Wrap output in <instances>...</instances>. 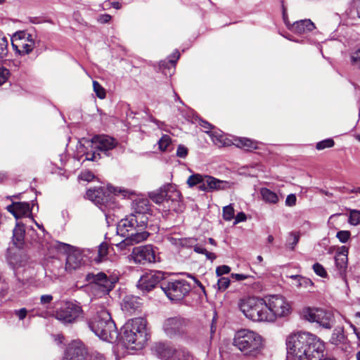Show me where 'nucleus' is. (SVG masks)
Here are the masks:
<instances>
[{
	"instance_id": "obj_35",
	"label": "nucleus",
	"mask_w": 360,
	"mask_h": 360,
	"mask_svg": "<svg viewBox=\"0 0 360 360\" xmlns=\"http://www.w3.org/2000/svg\"><path fill=\"white\" fill-rule=\"evenodd\" d=\"M300 240V233L296 232H290L288 234L287 241H286V247L291 250H293L298 243Z\"/></svg>"
},
{
	"instance_id": "obj_24",
	"label": "nucleus",
	"mask_w": 360,
	"mask_h": 360,
	"mask_svg": "<svg viewBox=\"0 0 360 360\" xmlns=\"http://www.w3.org/2000/svg\"><path fill=\"white\" fill-rule=\"evenodd\" d=\"M348 248L346 246H342L335 257V266L340 276L344 278L345 276L346 269L347 268Z\"/></svg>"
},
{
	"instance_id": "obj_18",
	"label": "nucleus",
	"mask_w": 360,
	"mask_h": 360,
	"mask_svg": "<svg viewBox=\"0 0 360 360\" xmlns=\"http://www.w3.org/2000/svg\"><path fill=\"white\" fill-rule=\"evenodd\" d=\"M53 245L59 251H63L67 253L68 255L65 264L66 270L71 271L76 269L80 266L82 262L81 254L78 251H72V246L58 241H56Z\"/></svg>"
},
{
	"instance_id": "obj_2",
	"label": "nucleus",
	"mask_w": 360,
	"mask_h": 360,
	"mask_svg": "<svg viewBox=\"0 0 360 360\" xmlns=\"http://www.w3.org/2000/svg\"><path fill=\"white\" fill-rule=\"evenodd\" d=\"M121 340L127 348L141 349L148 340L146 320L139 317L128 321L122 328Z\"/></svg>"
},
{
	"instance_id": "obj_11",
	"label": "nucleus",
	"mask_w": 360,
	"mask_h": 360,
	"mask_svg": "<svg viewBox=\"0 0 360 360\" xmlns=\"http://www.w3.org/2000/svg\"><path fill=\"white\" fill-rule=\"evenodd\" d=\"M86 279L93 288L99 290L103 295H106L114 288L119 276L117 274L108 275L104 272L89 273L86 275Z\"/></svg>"
},
{
	"instance_id": "obj_46",
	"label": "nucleus",
	"mask_w": 360,
	"mask_h": 360,
	"mask_svg": "<svg viewBox=\"0 0 360 360\" xmlns=\"http://www.w3.org/2000/svg\"><path fill=\"white\" fill-rule=\"evenodd\" d=\"M312 269L317 276L321 278L327 277L328 274L322 264L316 262L312 266Z\"/></svg>"
},
{
	"instance_id": "obj_23",
	"label": "nucleus",
	"mask_w": 360,
	"mask_h": 360,
	"mask_svg": "<svg viewBox=\"0 0 360 360\" xmlns=\"http://www.w3.org/2000/svg\"><path fill=\"white\" fill-rule=\"evenodd\" d=\"M283 19L285 25L288 27L293 32L296 34H305L309 32H311L315 29L314 24L309 19H304L296 21L292 25H290L289 22L285 19V12L283 11Z\"/></svg>"
},
{
	"instance_id": "obj_16",
	"label": "nucleus",
	"mask_w": 360,
	"mask_h": 360,
	"mask_svg": "<svg viewBox=\"0 0 360 360\" xmlns=\"http://www.w3.org/2000/svg\"><path fill=\"white\" fill-rule=\"evenodd\" d=\"M82 309L78 303L67 301L56 311V318L63 323H72L82 315Z\"/></svg>"
},
{
	"instance_id": "obj_49",
	"label": "nucleus",
	"mask_w": 360,
	"mask_h": 360,
	"mask_svg": "<svg viewBox=\"0 0 360 360\" xmlns=\"http://www.w3.org/2000/svg\"><path fill=\"white\" fill-rule=\"evenodd\" d=\"M229 285H230V279L229 278L221 277L218 279L217 286H218V289L219 290H221V291L225 290L226 288H228Z\"/></svg>"
},
{
	"instance_id": "obj_42",
	"label": "nucleus",
	"mask_w": 360,
	"mask_h": 360,
	"mask_svg": "<svg viewBox=\"0 0 360 360\" xmlns=\"http://www.w3.org/2000/svg\"><path fill=\"white\" fill-rule=\"evenodd\" d=\"M93 88L96 95L99 98L103 99L105 98V90L97 81H93Z\"/></svg>"
},
{
	"instance_id": "obj_50",
	"label": "nucleus",
	"mask_w": 360,
	"mask_h": 360,
	"mask_svg": "<svg viewBox=\"0 0 360 360\" xmlns=\"http://www.w3.org/2000/svg\"><path fill=\"white\" fill-rule=\"evenodd\" d=\"M351 233L349 231H340L337 233L336 237L341 243H346L350 238Z\"/></svg>"
},
{
	"instance_id": "obj_60",
	"label": "nucleus",
	"mask_w": 360,
	"mask_h": 360,
	"mask_svg": "<svg viewBox=\"0 0 360 360\" xmlns=\"http://www.w3.org/2000/svg\"><path fill=\"white\" fill-rule=\"evenodd\" d=\"M246 220V215L243 212H239L235 217L234 224H237L239 222L244 221Z\"/></svg>"
},
{
	"instance_id": "obj_3",
	"label": "nucleus",
	"mask_w": 360,
	"mask_h": 360,
	"mask_svg": "<svg viewBox=\"0 0 360 360\" xmlns=\"http://www.w3.org/2000/svg\"><path fill=\"white\" fill-rule=\"evenodd\" d=\"M91 330L101 340L114 342L118 338L115 323L110 314L105 309H101L88 322Z\"/></svg>"
},
{
	"instance_id": "obj_20",
	"label": "nucleus",
	"mask_w": 360,
	"mask_h": 360,
	"mask_svg": "<svg viewBox=\"0 0 360 360\" xmlns=\"http://www.w3.org/2000/svg\"><path fill=\"white\" fill-rule=\"evenodd\" d=\"M131 257L135 263L144 264L155 262L156 260L155 251L152 245H144L134 248Z\"/></svg>"
},
{
	"instance_id": "obj_41",
	"label": "nucleus",
	"mask_w": 360,
	"mask_h": 360,
	"mask_svg": "<svg viewBox=\"0 0 360 360\" xmlns=\"http://www.w3.org/2000/svg\"><path fill=\"white\" fill-rule=\"evenodd\" d=\"M172 139L169 135L165 134L158 141L159 149L165 151L168 146L171 144Z\"/></svg>"
},
{
	"instance_id": "obj_13",
	"label": "nucleus",
	"mask_w": 360,
	"mask_h": 360,
	"mask_svg": "<svg viewBox=\"0 0 360 360\" xmlns=\"http://www.w3.org/2000/svg\"><path fill=\"white\" fill-rule=\"evenodd\" d=\"M63 360H105V356L98 352L87 356V351L84 344L79 340H73L65 352Z\"/></svg>"
},
{
	"instance_id": "obj_1",
	"label": "nucleus",
	"mask_w": 360,
	"mask_h": 360,
	"mask_svg": "<svg viewBox=\"0 0 360 360\" xmlns=\"http://www.w3.org/2000/svg\"><path fill=\"white\" fill-rule=\"evenodd\" d=\"M288 354L294 360H313L323 355L324 342L308 332L290 334L286 340Z\"/></svg>"
},
{
	"instance_id": "obj_10",
	"label": "nucleus",
	"mask_w": 360,
	"mask_h": 360,
	"mask_svg": "<svg viewBox=\"0 0 360 360\" xmlns=\"http://www.w3.org/2000/svg\"><path fill=\"white\" fill-rule=\"evenodd\" d=\"M8 263L13 269L20 283H23L24 281L32 283V279L36 275L35 264L29 262L26 254L15 253L9 258Z\"/></svg>"
},
{
	"instance_id": "obj_25",
	"label": "nucleus",
	"mask_w": 360,
	"mask_h": 360,
	"mask_svg": "<svg viewBox=\"0 0 360 360\" xmlns=\"http://www.w3.org/2000/svg\"><path fill=\"white\" fill-rule=\"evenodd\" d=\"M7 210L13 214L16 219L30 216L32 212L30 204L25 202H13L7 206Z\"/></svg>"
},
{
	"instance_id": "obj_21",
	"label": "nucleus",
	"mask_w": 360,
	"mask_h": 360,
	"mask_svg": "<svg viewBox=\"0 0 360 360\" xmlns=\"http://www.w3.org/2000/svg\"><path fill=\"white\" fill-rule=\"evenodd\" d=\"M30 234L32 236V240L33 242L37 241L36 233L33 229L27 231V233L25 236V228L23 224L18 221L16 226L13 231V243L18 249L23 248L26 244V241L28 240V235Z\"/></svg>"
},
{
	"instance_id": "obj_45",
	"label": "nucleus",
	"mask_w": 360,
	"mask_h": 360,
	"mask_svg": "<svg viewBox=\"0 0 360 360\" xmlns=\"http://www.w3.org/2000/svg\"><path fill=\"white\" fill-rule=\"evenodd\" d=\"M123 237L124 239L116 245L118 249L123 250L136 243L133 238L127 236Z\"/></svg>"
},
{
	"instance_id": "obj_58",
	"label": "nucleus",
	"mask_w": 360,
	"mask_h": 360,
	"mask_svg": "<svg viewBox=\"0 0 360 360\" xmlns=\"http://www.w3.org/2000/svg\"><path fill=\"white\" fill-rule=\"evenodd\" d=\"M296 196L294 194H290L285 199V205L287 206H294L296 204Z\"/></svg>"
},
{
	"instance_id": "obj_59",
	"label": "nucleus",
	"mask_w": 360,
	"mask_h": 360,
	"mask_svg": "<svg viewBox=\"0 0 360 360\" xmlns=\"http://www.w3.org/2000/svg\"><path fill=\"white\" fill-rule=\"evenodd\" d=\"M53 297L51 295H43L40 297V303L41 304H49L52 302Z\"/></svg>"
},
{
	"instance_id": "obj_4",
	"label": "nucleus",
	"mask_w": 360,
	"mask_h": 360,
	"mask_svg": "<svg viewBox=\"0 0 360 360\" xmlns=\"http://www.w3.org/2000/svg\"><path fill=\"white\" fill-rule=\"evenodd\" d=\"M233 345L243 355L256 357L264 347V340L262 335L255 331L241 329L236 332Z\"/></svg>"
},
{
	"instance_id": "obj_26",
	"label": "nucleus",
	"mask_w": 360,
	"mask_h": 360,
	"mask_svg": "<svg viewBox=\"0 0 360 360\" xmlns=\"http://www.w3.org/2000/svg\"><path fill=\"white\" fill-rule=\"evenodd\" d=\"M141 304V300L139 297L127 295L123 299L122 309L129 314H132L140 307Z\"/></svg>"
},
{
	"instance_id": "obj_19",
	"label": "nucleus",
	"mask_w": 360,
	"mask_h": 360,
	"mask_svg": "<svg viewBox=\"0 0 360 360\" xmlns=\"http://www.w3.org/2000/svg\"><path fill=\"white\" fill-rule=\"evenodd\" d=\"M165 273L160 271H150L144 274L139 279L137 287L143 291L149 292L163 281Z\"/></svg>"
},
{
	"instance_id": "obj_5",
	"label": "nucleus",
	"mask_w": 360,
	"mask_h": 360,
	"mask_svg": "<svg viewBox=\"0 0 360 360\" xmlns=\"http://www.w3.org/2000/svg\"><path fill=\"white\" fill-rule=\"evenodd\" d=\"M148 219L142 215L129 214L121 219L117 226V233L121 236L134 239L135 243H141L147 239L149 233L145 231Z\"/></svg>"
},
{
	"instance_id": "obj_6",
	"label": "nucleus",
	"mask_w": 360,
	"mask_h": 360,
	"mask_svg": "<svg viewBox=\"0 0 360 360\" xmlns=\"http://www.w3.org/2000/svg\"><path fill=\"white\" fill-rule=\"evenodd\" d=\"M150 199L160 207L167 214L169 211L182 212L184 207L181 200V193L172 184H166L158 191L150 194Z\"/></svg>"
},
{
	"instance_id": "obj_38",
	"label": "nucleus",
	"mask_w": 360,
	"mask_h": 360,
	"mask_svg": "<svg viewBox=\"0 0 360 360\" xmlns=\"http://www.w3.org/2000/svg\"><path fill=\"white\" fill-rule=\"evenodd\" d=\"M193 250L196 253L205 255L206 256V258L209 260L213 261L214 259H216V255L214 253L207 251L205 248L202 247L201 245L195 244Z\"/></svg>"
},
{
	"instance_id": "obj_40",
	"label": "nucleus",
	"mask_w": 360,
	"mask_h": 360,
	"mask_svg": "<svg viewBox=\"0 0 360 360\" xmlns=\"http://www.w3.org/2000/svg\"><path fill=\"white\" fill-rule=\"evenodd\" d=\"M234 218V209L231 204L223 207V219L225 221H231Z\"/></svg>"
},
{
	"instance_id": "obj_53",
	"label": "nucleus",
	"mask_w": 360,
	"mask_h": 360,
	"mask_svg": "<svg viewBox=\"0 0 360 360\" xmlns=\"http://www.w3.org/2000/svg\"><path fill=\"white\" fill-rule=\"evenodd\" d=\"M13 313L20 321H22L26 318L28 311L26 308H21L20 309L15 310Z\"/></svg>"
},
{
	"instance_id": "obj_43",
	"label": "nucleus",
	"mask_w": 360,
	"mask_h": 360,
	"mask_svg": "<svg viewBox=\"0 0 360 360\" xmlns=\"http://www.w3.org/2000/svg\"><path fill=\"white\" fill-rule=\"evenodd\" d=\"M348 221L353 226L360 224V211L353 210L350 212Z\"/></svg>"
},
{
	"instance_id": "obj_64",
	"label": "nucleus",
	"mask_w": 360,
	"mask_h": 360,
	"mask_svg": "<svg viewBox=\"0 0 360 360\" xmlns=\"http://www.w3.org/2000/svg\"><path fill=\"white\" fill-rule=\"evenodd\" d=\"M111 6L112 8H115V9H120L122 8V5L120 2L118 1H113L111 3Z\"/></svg>"
},
{
	"instance_id": "obj_36",
	"label": "nucleus",
	"mask_w": 360,
	"mask_h": 360,
	"mask_svg": "<svg viewBox=\"0 0 360 360\" xmlns=\"http://www.w3.org/2000/svg\"><path fill=\"white\" fill-rule=\"evenodd\" d=\"M205 175L200 174H194L191 175L187 179V184L189 187H193L195 186H200L202 184L204 181Z\"/></svg>"
},
{
	"instance_id": "obj_7",
	"label": "nucleus",
	"mask_w": 360,
	"mask_h": 360,
	"mask_svg": "<svg viewBox=\"0 0 360 360\" xmlns=\"http://www.w3.org/2000/svg\"><path fill=\"white\" fill-rule=\"evenodd\" d=\"M86 144L79 149V153H82L81 158L84 157L83 161H96L101 158L98 151L109 155V151L118 145V141L112 136L101 134L94 136L91 141H86Z\"/></svg>"
},
{
	"instance_id": "obj_15",
	"label": "nucleus",
	"mask_w": 360,
	"mask_h": 360,
	"mask_svg": "<svg viewBox=\"0 0 360 360\" xmlns=\"http://www.w3.org/2000/svg\"><path fill=\"white\" fill-rule=\"evenodd\" d=\"M266 304L268 307L267 313L269 322L274 321L276 317H283L290 314V304L282 296H270Z\"/></svg>"
},
{
	"instance_id": "obj_61",
	"label": "nucleus",
	"mask_w": 360,
	"mask_h": 360,
	"mask_svg": "<svg viewBox=\"0 0 360 360\" xmlns=\"http://www.w3.org/2000/svg\"><path fill=\"white\" fill-rule=\"evenodd\" d=\"M111 20V15L109 14L101 15L98 19V21L101 23H107Z\"/></svg>"
},
{
	"instance_id": "obj_8",
	"label": "nucleus",
	"mask_w": 360,
	"mask_h": 360,
	"mask_svg": "<svg viewBox=\"0 0 360 360\" xmlns=\"http://www.w3.org/2000/svg\"><path fill=\"white\" fill-rule=\"evenodd\" d=\"M122 192L127 193L125 190L108 186L105 190L102 187L89 188L86 195L88 199L99 207L105 217L108 218L114 214L112 211H114L117 207L115 195L117 193Z\"/></svg>"
},
{
	"instance_id": "obj_44",
	"label": "nucleus",
	"mask_w": 360,
	"mask_h": 360,
	"mask_svg": "<svg viewBox=\"0 0 360 360\" xmlns=\"http://www.w3.org/2000/svg\"><path fill=\"white\" fill-rule=\"evenodd\" d=\"M335 142L332 139H326L316 143V148L319 150H323L325 148H331L334 146Z\"/></svg>"
},
{
	"instance_id": "obj_32",
	"label": "nucleus",
	"mask_w": 360,
	"mask_h": 360,
	"mask_svg": "<svg viewBox=\"0 0 360 360\" xmlns=\"http://www.w3.org/2000/svg\"><path fill=\"white\" fill-rule=\"evenodd\" d=\"M233 143L236 146L245 150H252L257 148V143L247 138H237Z\"/></svg>"
},
{
	"instance_id": "obj_51",
	"label": "nucleus",
	"mask_w": 360,
	"mask_h": 360,
	"mask_svg": "<svg viewBox=\"0 0 360 360\" xmlns=\"http://www.w3.org/2000/svg\"><path fill=\"white\" fill-rule=\"evenodd\" d=\"M188 148L185 146L180 144L177 147L176 155L178 158L184 159L188 155Z\"/></svg>"
},
{
	"instance_id": "obj_37",
	"label": "nucleus",
	"mask_w": 360,
	"mask_h": 360,
	"mask_svg": "<svg viewBox=\"0 0 360 360\" xmlns=\"http://www.w3.org/2000/svg\"><path fill=\"white\" fill-rule=\"evenodd\" d=\"M174 360H191V354L185 348L176 349Z\"/></svg>"
},
{
	"instance_id": "obj_17",
	"label": "nucleus",
	"mask_w": 360,
	"mask_h": 360,
	"mask_svg": "<svg viewBox=\"0 0 360 360\" xmlns=\"http://www.w3.org/2000/svg\"><path fill=\"white\" fill-rule=\"evenodd\" d=\"M188 325V319L176 316L165 319L162 324V329L167 337L172 338L183 335Z\"/></svg>"
},
{
	"instance_id": "obj_47",
	"label": "nucleus",
	"mask_w": 360,
	"mask_h": 360,
	"mask_svg": "<svg viewBox=\"0 0 360 360\" xmlns=\"http://www.w3.org/2000/svg\"><path fill=\"white\" fill-rule=\"evenodd\" d=\"M8 39L4 37L0 40V58H3L6 56L8 53Z\"/></svg>"
},
{
	"instance_id": "obj_14",
	"label": "nucleus",
	"mask_w": 360,
	"mask_h": 360,
	"mask_svg": "<svg viewBox=\"0 0 360 360\" xmlns=\"http://www.w3.org/2000/svg\"><path fill=\"white\" fill-rule=\"evenodd\" d=\"M302 316L304 319L316 322L326 329H330L334 324L333 314L323 309L306 307L302 309Z\"/></svg>"
},
{
	"instance_id": "obj_57",
	"label": "nucleus",
	"mask_w": 360,
	"mask_h": 360,
	"mask_svg": "<svg viewBox=\"0 0 360 360\" xmlns=\"http://www.w3.org/2000/svg\"><path fill=\"white\" fill-rule=\"evenodd\" d=\"M108 245L106 243H102L99 245L98 254L101 259L105 257L108 254Z\"/></svg>"
},
{
	"instance_id": "obj_30",
	"label": "nucleus",
	"mask_w": 360,
	"mask_h": 360,
	"mask_svg": "<svg viewBox=\"0 0 360 360\" xmlns=\"http://www.w3.org/2000/svg\"><path fill=\"white\" fill-rule=\"evenodd\" d=\"M133 209L134 212L133 215H142L145 218H148L147 213L150 210V205L148 199H138L133 203Z\"/></svg>"
},
{
	"instance_id": "obj_54",
	"label": "nucleus",
	"mask_w": 360,
	"mask_h": 360,
	"mask_svg": "<svg viewBox=\"0 0 360 360\" xmlns=\"http://www.w3.org/2000/svg\"><path fill=\"white\" fill-rule=\"evenodd\" d=\"M94 174L89 171H84L79 175V179L86 181H91L94 179Z\"/></svg>"
},
{
	"instance_id": "obj_29",
	"label": "nucleus",
	"mask_w": 360,
	"mask_h": 360,
	"mask_svg": "<svg viewBox=\"0 0 360 360\" xmlns=\"http://www.w3.org/2000/svg\"><path fill=\"white\" fill-rule=\"evenodd\" d=\"M168 241L177 248L194 247L196 239L195 238H177L175 236H168Z\"/></svg>"
},
{
	"instance_id": "obj_27",
	"label": "nucleus",
	"mask_w": 360,
	"mask_h": 360,
	"mask_svg": "<svg viewBox=\"0 0 360 360\" xmlns=\"http://www.w3.org/2000/svg\"><path fill=\"white\" fill-rule=\"evenodd\" d=\"M155 351L160 358L165 360H174L176 349L173 347L160 342L155 346Z\"/></svg>"
},
{
	"instance_id": "obj_56",
	"label": "nucleus",
	"mask_w": 360,
	"mask_h": 360,
	"mask_svg": "<svg viewBox=\"0 0 360 360\" xmlns=\"http://www.w3.org/2000/svg\"><path fill=\"white\" fill-rule=\"evenodd\" d=\"M9 71L5 68H0V86L2 85L8 79Z\"/></svg>"
},
{
	"instance_id": "obj_22",
	"label": "nucleus",
	"mask_w": 360,
	"mask_h": 360,
	"mask_svg": "<svg viewBox=\"0 0 360 360\" xmlns=\"http://www.w3.org/2000/svg\"><path fill=\"white\" fill-rule=\"evenodd\" d=\"M231 183L221 181L212 176L205 175L202 184L198 186L199 191L204 192H213L215 191L226 190L229 188Z\"/></svg>"
},
{
	"instance_id": "obj_33",
	"label": "nucleus",
	"mask_w": 360,
	"mask_h": 360,
	"mask_svg": "<svg viewBox=\"0 0 360 360\" xmlns=\"http://www.w3.org/2000/svg\"><path fill=\"white\" fill-rule=\"evenodd\" d=\"M260 194L262 200L269 204H276L279 201L278 195L266 188H262L260 189Z\"/></svg>"
},
{
	"instance_id": "obj_48",
	"label": "nucleus",
	"mask_w": 360,
	"mask_h": 360,
	"mask_svg": "<svg viewBox=\"0 0 360 360\" xmlns=\"http://www.w3.org/2000/svg\"><path fill=\"white\" fill-rule=\"evenodd\" d=\"M34 42L32 39L28 38V43L22 44L20 55L29 54L34 48Z\"/></svg>"
},
{
	"instance_id": "obj_28",
	"label": "nucleus",
	"mask_w": 360,
	"mask_h": 360,
	"mask_svg": "<svg viewBox=\"0 0 360 360\" xmlns=\"http://www.w3.org/2000/svg\"><path fill=\"white\" fill-rule=\"evenodd\" d=\"M288 278L292 280L291 285L297 289H309L314 286L312 281L302 275H290Z\"/></svg>"
},
{
	"instance_id": "obj_39",
	"label": "nucleus",
	"mask_w": 360,
	"mask_h": 360,
	"mask_svg": "<svg viewBox=\"0 0 360 360\" xmlns=\"http://www.w3.org/2000/svg\"><path fill=\"white\" fill-rule=\"evenodd\" d=\"M351 64L360 69V46L350 54Z\"/></svg>"
},
{
	"instance_id": "obj_63",
	"label": "nucleus",
	"mask_w": 360,
	"mask_h": 360,
	"mask_svg": "<svg viewBox=\"0 0 360 360\" xmlns=\"http://www.w3.org/2000/svg\"><path fill=\"white\" fill-rule=\"evenodd\" d=\"M179 53L178 51H176L173 54L170 56V59L169 62L174 66L179 58Z\"/></svg>"
},
{
	"instance_id": "obj_12",
	"label": "nucleus",
	"mask_w": 360,
	"mask_h": 360,
	"mask_svg": "<svg viewBox=\"0 0 360 360\" xmlns=\"http://www.w3.org/2000/svg\"><path fill=\"white\" fill-rule=\"evenodd\" d=\"M160 287L172 301L181 300L191 290V285L185 280L164 281Z\"/></svg>"
},
{
	"instance_id": "obj_31",
	"label": "nucleus",
	"mask_w": 360,
	"mask_h": 360,
	"mask_svg": "<svg viewBox=\"0 0 360 360\" xmlns=\"http://www.w3.org/2000/svg\"><path fill=\"white\" fill-rule=\"evenodd\" d=\"M330 341L331 344L335 345L345 344L347 342V338L344 333V328L342 327L335 328L333 330Z\"/></svg>"
},
{
	"instance_id": "obj_55",
	"label": "nucleus",
	"mask_w": 360,
	"mask_h": 360,
	"mask_svg": "<svg viewBox=\"0 0 360 360\" xmlns=\"http://www.w3.org/2000/svg\"><path fill=\"white\" fill-rule=\"evenodd\" d=\"M231 271V268L227 265H221L216 269V274L218 276H221L224 274H229Z\"/></svg>"
},
{
	"instance_id": "obj_62",
	"label": "nucleus",
	"mask_w": 360,
	"mask_h": 360,
	"mask_svg": "<svg viewBox=\"0 0 360 360\" xmlns=\"http://www.w3.org/2000/svg\"><path fill=\"white\" fill-rule=\"evenodd\" d=\"M200 125L205 129V131L207 134H210L211 131L210 130L212 129V125L209 122L202 120L200 122Z\"/></svg>"
},
{
	"instance_id": "obj_9",
	"label": "nucleus",
	"mask_w": 360,
	"mask_h": 360,
	"mask_svg": "<svg viewBox=\"0 0 360 360\" xmlns=\"http://www.w3.org/2000/svg\"><path fill=\"white\" fill-rule=\"evenodd\" d=\"M238 307L245 317L252 321L262 322L269 321L268 307L262 299L249 297L241 299Z\"/></svg>"
},
{
	"instance_id": "obj_34",
	"label": "nucleus",
	"mask_w": 360,
	"mask_h": 360,
	"mask_svg": "<svg viewBox=\"0 0 360 360\" xmlns=\"http://www.w3.org/2000/svg\"><path fill=\"white\" fill-rule=\"evenodd\" d=\"M210 136L213 143L218 146H224L229 144L221 131H212Z\"/></svg>"
},
{
	"instance_id": "obj_52",
	"label": "nucleus",
	"mask_w": 360,
	"mask_h": 360,
	"mask_svg": "<svg viewBox=\"0 0 360 360\" xmlns=\"http://www.w3.org/2000/svg\"><path fill=\"white\" fill-rule=\"evenodd\" d=\"M233 279H235L237 281H240L245 279H255V277L254 276L246 275L243 274H231V275Z\"/></svg>"
}]
</instances>
